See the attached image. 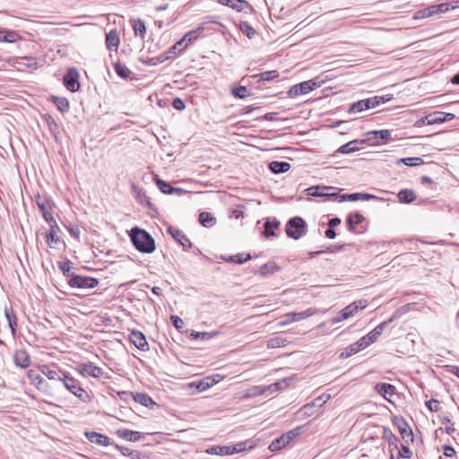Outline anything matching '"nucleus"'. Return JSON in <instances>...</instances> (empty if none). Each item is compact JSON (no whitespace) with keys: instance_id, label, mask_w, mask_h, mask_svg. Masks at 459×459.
I'll use <instances>...</instances> for the list:
<instances>
[{"instance_id":"1","label":"nucleus","mask_w":459,"mask_h":459,"mask_svg":"<svg viewBox=\"0 0 459 459\" xmlns=\"http://www.w3.org/2000/svg\"><path fill=\"white\" fill-rule=\"evenodd\" d=\"M61 382L67 391H69L82 403H88L92 401V392L84 388L81 381L77 378L70 376L68 373H65L61 378Z\"/></svg>"},{"instance_id":"2","label":"nucleus","mask_w":459,"mask_h":459,"mask_svg":"<svg viewBox=\"0 0 459 459\" xmlns=\"http://www.w3.org/2000/svg\"><path fill=\"white\" fill-rule=\"evenodd\" d=\"M41 372L36 369H29L26 376L30 380V385H34L38 391L43 394L55 398V394L48 382L42 377Z\"/></svg>"},{"instance_id":"3","label":"nucleus","mask_w":459,"mask_h":459,"mask_svg":"<svg viewBox=\"0 0 459 459\" xmlns=\"http://www.w3.org/2000/svg\"><path fill=\"white\" fill-rule=\"evenodd\" d=\"M75 371L82 377L88 378L92 377L100 379L106 374L105 369L100 366H97L91 361H85L79 363Z\"/></svg>"},{"instance_id":"4","label":"nucleus","mask_w":459,"mask_h":459,"mask_svg":"<svg viewBox=\"0 0 459 459\" xmlns=\"http://www.w3.org/2000/svg\"><path fill=\"white\" fill-rule=\"evenodd\" d=\"M368 306L366 300H357L353 303L346 306L341 311H339L338 316L333 319L334 324L340 323L343 320H347L352 316H354L359 311L363 310Z\"/></svg>"},{"instance_id":"5","label":"nucleus","mask_w":459,"mask_h":459,"mask_svg":"<svg viewBox=\"0 0 459 459\" xmlns=\"http://www.w3.org/2000/svg\"><path fill=\"white\" fill-rule=\"evenodd\" d=\"M307 231V224L300 217L290 219L286 224V234L289 238L299 239Z\"/></svg>"},{"instance_id":"6","label":"nucleus","mask_w":459,"mask_h":459,"mask_svg":"<svg viewBox=\"0 0 459 459\" xmlns=\"http://www.w3.org/2000/svg\"><path fill=\"white\" fill-rule=\"evenodd\" d=\"M392 422L398 429L401 437L405 444L411 445L414 442V435L412 429L404 418L394 417L392 420Z\"/></svg>"},{"instance_id":"7","label":"nucleus","mask_w":459,"mask_h":459,"mask_svg":"<svg viewBox=\"0 0 459 459\" xmlns=\"http://www.w3.org/2000/svg\"><path fill=\"white\" fill-rule=\"evenodd\" d=\"M366 218L359 213H351L347 218V227L349 230L355 234H362L367 230L365 224Z\"/></svg>"},{"instance_id":"8","label":"nucleus","mask_w":459,"mask_h":459,"mask_svg":"<svg viewBox=\"0 0 459 459\" xmlns=\"http://www.w3.org/2000/svg\"><path fill=\"white\" fill-rule=\"evenodd\" d=\"M99 280L90 276L74 275L69 280V285L72 288L92 289L97 287Z\"/></svg>"},{"instance_id":"9","label":"nucleus","mask_w":459,"mask_h":459,"mask_svg":"<svg viewBox=\"0 0 459 459\" xmlns=\"http://www.w3.org/2000/svg\"><path fill=\"white\" fill-rule=\"evenodd\" d=\"M316 86H317V83L315 81H313V80L306 81V82L293 85L290 89L288 94L290 97H298L299 95H305V94L309 93L313 90H315L316 88Z\"/></svg>"},{"instance_id":"10","label":"nucleus","mask_w":459,"mask_h":459,"mask_svg":"<svg viewBox=\"0 0 459 459\" xmlns=\"http://www.w3.org/2000/svg\"><path fill=\"white\" fill-rule=\"evenodd\" d=\"M64 84L66 89L75 92L80 89L79 73L76 69L71 68L64 77Z\"/></svg>"},{"instance_id":"11","label":"nucleus","mask_w":459,"mask_h":459,"mask_svg":"<svg viewBox=\"0 0 459 459\" xmlns=\"http://www.w3.org/2000/svg\"><path fill=\"white\" fill-rule=\"evenodd\" d=\"M455 117L453 113H446L442 111H434L426 116L427 126L442 124L451 121Z\"/></svg>"},{"instance_id":"12","label":"nucleus","mask_w":459,"mask_h":459,"mask_svg":"<svg viewBox=\"0 0 459 459\" xmlns=\"http://www.w3.org/2000/svg\"><path fill=\"white\" fill-rule=\"evenodd\" d=\"M13 359L14 364L22 368H27L31 365V358L25 350L15 351Z\"/></svg>"},{"instance_id":"13","label":"nucleus","mask_w":459,"mask_h":459,"mask_svg":"<svg viewBox=\"0 0 459 459\" xmlns=\"http://www.w3.org/2000/svg\"><path fill=\"white\" fill-rule=\"evenodd\" d=\"M168 232L184 248H190L192 247V243H191L190 239L187 238V236L182 230L170 226L168 228Z\"/></svg>"},{"instance_id":"14","label":"nucleus","mask_w":459,"mask_h":459,"mask_svg":"<svg viewBox=\"0 0 459 459\" xmlns=\"http://www.w3.org/2000/svg\"><path fill=\"white\" fill-rule=\"evenodd\" d=\"M312 315H314V311L312 309H307L306 311L299 312V313H290L285 316V317H286L285 320H282L279 323V325L284 326L290 323L299 321V320L305 319L307 317H309Z\"/></svg>"},{"instance_id":"15","label":"nucleus","mask_w":459,"mask_h":459,"mask_svg":"<svg viewBox=\"0 0 459 459\" xmlns=\"http://www.w3.org/2000/svg\"><path fill=\"white\" fill-rule=\"evenodd\" d=\"M375 390L389 402H391V398L395 394V387L393 385L387 383L377 384L375 385Z\"/></svg>"},{"instance_id":"16","label":"nucleus","mask_w":459,"mask_h":459,"mask_svg":"<svg viewBox=\"0 0 459 459\" xmlns=\"http://www.w3.org/2000/svg\"><path fill=\"white\" fill-rule=\"evenodd\" d=\"M120 44L119 34L117 30H112L106 34V47L109 51L117 52Z\"/></svg>"},{"instance_id":"17","label":"nucleus","mask_w":459,"mask_h":459,"mask_svg":"<svg viewBox=\"0 0 459 459\" xmlns=\"http://www.w3.org/2000/svg\"><path fill=\"white\" fill-rule=\"evenodd\" d=\"M85 436L87 439L94 444L102 446H108L110 445L109 438L100 433L95 432V431H88L85 433Z\"/></svg>"},{"instance_id":"18","label":"nucleus","mask_w":459,"mask_h":459,"mask_svg":"<svg viewBox=\"0 0 459 459\" xmlns=\"http://www.w3.org/2000/svg\"><path fill=\"white\" fill-rule=\"evenodd\" d=\"M22 40L18 32L6 29H0V42L14 43Z\"/></svg>"},{"instance_id":"19","label":"nucleus","mask_w":459,"mask_h":459,"mask_svg":"<svg viewBox=\"0 0 459 459\" xmlns=\"http://www.w3.org/2000/svg\"><path fill=\"white\" fill-rule=\"evenodd\" d=\"M130 238L135 247L143 252V230L140 228L135 227L130 233Z\"/></svg>"},{"instance_id":"20","label":"nucleus","mask_w":459,"mask_h":459,"mask_svg":"<svg viewBox=\"0 0 459 459\" xmlns=\"http://www.w3.org/2000/svg\"><path fill=\"white\" fill-rule=\"evenodd\" d=\"M255 445H256L255 442L254 440H251V439L245 440V441L237 443L235 445H231L230 446L231 455L242 453V452H245L247 450H250L253 447H255Z\"/></svg>"},{"instance_id":"21","label":"nucleus","mask_w":459,"mask_h":459,"mask_svg":"<svg viewBox=\"0 0 459 459\" xmlns=\"http://www.w3.org/2000/svg\"><path fill=\"white\" fill-rule=\"evenodd\" d=\"M58 230L56 222H55V225H50V230L46 236L47 243L50 247H55L60 242L57 235Z\"/></svg>"},{"instance_id":"22","label":"nucleus","mask_w":459,"mask_h":459,"mask_svg":"<svg viewBox=\"0 0 459 459\" xmlns=\"http://www.w3.org/2000/svg\"><path fill=\"white\" fill-rule=\"evenodd\" d=\"M39 370L47 377L49 380H59L61 381L62 377L59 376L56 370L50 368L47 364H41L38 366Z\"/></svg>"},{"instance_id":"23","label":"nucleus","mask_w":459,"mask_h":459,"mask_svg":"<svg viewBox=\"0 0 459 459\" xmlns=\"http://www.w3.org/2000/svg\"><path fill=\"white\" fill-rule=\"evenodd\" d=\"M205 28L204 25H200L195 30L186 32L184 36V39H186L187 44H192L197 39H199L204 32Z\"/></svg>"},{"instance_id":"24","label":"nucleus","mask_w":459,"mask_h":459,"mask_svg":"<svg viewBox=\"0 0 459 459\" xmlns=\"http://www.w3.org/2000/svg\"><path fill=\"white\" fill-rule=\"evenodd\" d=\"M365 141L361 140H353L343 145H342L338 152L343 154H348L351 152H355L359 150V147L358 146L359 143H364Z\"/></svg>"},{"instance_id":"25","label":"nucleus","mask_w":459,"mask_h":459,"mask_svg":"<svg viewBox=\"0 0 459 459\" xmlns=\"http://www.w3.org/2000/svg\"><path fill=\"white\" fill-rule=\"evenodd\" d=\"M208 455H231L230 446H213L206 449Z\"/></svg>"},{"instance_id":"26","label":"nucleus","mask_w":459,"mask_h":459,"mask_svg":"<svg viewBox=\"0 0 459 459\" xmlns=\"http://www.w3.org/2000/svg\"><path fill=\"white\" fill-rule=\"evenodd\" d=\"M198 221L201 225L206 228H211L216 223V219L212 213L208 212H202L199 214Z\"/></svg>"},{"instance_id":"27","label":"nucleus","mask_w":459,"mask_h":459,"mask_svg":"<svg viewBox=\"0 0 459 459\" xmlns=\"http://www.w3.org/2000/svg\"><path fill=\"white\" fill-rule=\"evenodd\" d=\"M218 3L221 5L229 6L238 12H241L243 10V4H248V3L244 0H218Z\"/></svg>"},{"instance_id":"28","label":"nucleus","mask_w":459,"mask_h":459,"mask_svg":"<svg viewBox=\"0 0 459 459\" xmlns=\"http://www.w3.org/2000/svg\"><path fill=\"white\" fill-rule=\"evenodd\" d=\"M387 322H383L381 324H379L378 325H377L371 332H369L367 335L368 337V340L373 343L375 342L377 338L382 334L384 329L385 328V326L387 325Z\"/></svg>"},{"instance_id":"29","label":"nucleus","mask_w":459,"mask_h":459,"mask_svg":"<svg viewBox=\"0 0 459 459\" xmlns=\"http://www.w3.org/2000/svg\"><path fill=\"white\" fill-rule=\"evenodd\" d=\"M289 438V437H286L284 434H282L280 437L276 438L270 444L269 449L271 451H278L285 447L287 445L290 444V442L288 441Z\"/></svg>"},{"instance_id":"30","label":"nucleus","mask_w":459,"mask_h":459,"mask_svg":"<svg viewBox=\"0 0 459 459\" xmlns=\"http://www.w3.org/2000/svg\"><path fill=\"white\" fill-rule=\"evenodd\" d=\"M4 316L6 317V320L8 322V325L11 328V331L13 333H15V328L17 326V318L15 316V313L12 307H5L4 308Z\"/></svg>"},{"instance_id":"31","label":"nucleus","mask_w":459,"mask_h":459,"mask_svg":"<svg viewBox=\"0 0 459 459\" xmlns=\"http://www.w3.org/2000/svg\"><path fill=\"white\" fill-rule=\"evenodd\" d=\"M279 266L273 263V262H270V263H266L264 264H263L259 270H258V273L261 275V276H267L269 274H273L276 272L279 271Z\"/></svg>"},{"instance_id":"32","label":"nucleus","mask_w":459,"mask_h":459,"mask_svg":"<svg viewBox=\"0 0 459 459\" xmlns=\"http://www.w3.org/2000/svg\"><path fill=\"white\" fill-rule=\"evenodd\" d=\"M449 9H450V4L448 3H442V4H433V5L429 6V10L431 17L446 13Z\"/></svg>"},{"instance_id":"33","label":"nucleus","mask_w":459,"mask_h":459,"mask_svg":"<svg viewBox=\"0 0 459 459\" xmlns=\"http://www.w3.org/2000/svg\"><path fill=\"white\" fill-rule=\"evenodd\" d=\"M51 100L56 105V107L58 108V110L62 113L67 112L69 110L70 103L67 99L53 96Z\"/></svg>"},{"instance_id":"34","label":"nucleus","mask_w":459,"mask_h":459,"mask_svg":"<svg viewBox=\"0 0 459 459\" xmlns=\"http://www.w3.org/2000/svg\"><path fill=\"white\" fill-rule=\"evenodd\" d=\"M273 173L286 172L290 169V165L285 161H272L269 165Z\"/></svg>"},{"instance_id":"35","label":"nucleus","mask_w":459,"mask_h":459,"mask_svg":"<svg viewBox=\"0 0 459 459\" xmlns=\"http://www.w3.org/2000/svg\"><path fill=\"white\" fill-rule=\"evenodd\" d=\"M117 435L119 437L129 441H136L140 439V435L138 432H134L129 429H117Z\"/></svg>"},{"instance_id":"36","label":"nucleus","mask_w":459,"mask_h":459,"mask_svg":"<svg viewBox=\"0 0 459 459\" xmlns=\"http://www.w3.org/2000/svg\"><path fill=\"white\" fill-rule=\"evenodd\" d=\"M279 76V73L276 70L265 71L259 74L253 75V78L257 79L258 82H268L272 81Z\"/></svg>"},{"instance_id":"37","label":"nucleus","mask_w":459,"mask_h":459,"mask_svg":"<svg viewBox=\"0 0 459 459\" xmlns=\"http://www.w3.org/2000/svg\"><path fill=\"white\" fill-rule=\"evenodd\" d=\"M398 198L403 203L410 204L416 199V195L411 189H403L398 193Z\"/></svg>"},{"instance_id":"38","label":"nucleus","mask_w":459,"mask_h":459,"mask_svg":"<svg viewBox=\"0 0 459 459\" xmlns=\"http://www.w3.org/2000/svg\"><path fill=\"white\" fill-rule=\"evenodd\" d=\"M289 343V341L281 336H275L271 338L267 342V347L270 349L285 347Z\"/></svg>"},{"instance_id":"39","label":"nucleus","mask_w":459,"mask_h":459,"mask_svg":"<svg viewBox=\"0 0 459 459\" xmlns=\"http://www.w3.org/2000/svg\"><path fill=\"white\" fill-rule=\"evenodd\" d=\"M383 438L388 442L389 446H393L394 449H398L397 437L389 429L384 428Z\"/></svg>"},{"instance_id":"40","label":"nucleus","mask_w":459,"mask_h":459,"mask_svg":"<svg viewBox=\"0 0 459 459\" xmlns=\"http://www.w3.org/2000/svg\"><path fill=\"white\" fill-rule=\"evenodd\" d=\"M238 27L248 39H252L255 35V29L247 22H240Z\"/></svg>"},{"instance_id":"41","label":"nucleus","mask_w":459,"mask_h":459,"mask_svg":"<svg viewBox=\"0 0 459 459\" xmlns=\"http://www.w3.org/2000/svg\"><path fill=\"white\" fill-rule=\"evenodd\" d=\"M251 259V255L249 254H238L234 255H230L225 259L227 262L234 263V264H244Z\"/></svg>"},{"instance_id":"42","label":"nucleus","mask_w":459,"mask_h":459,"mask_svg":"<svg viewBox=\"0 0 459 459\" xmlns=\"http://www.w3.org/2000/svg\"><path fill=\"white\" fill-rule=\"evenodd\" d=\"M188 47V44L186 42V39H184V37L177 41L169 49V53H172L174 55L182 53L186 48Z\"/></svg>"},{"instance_id":"43","label":"nucleus","mask_w":459,"mask_h":459,"mask_svg":"<svg viewBox=\"0 0 459 459\" xmlns=\"http://www.w3.org/2000/svg\"><path fill=\"white\" fill-rule=\"evenodd\" d=\"M130 341L138 349H143V333L133 332L130 336Z\"/></svg>"},{"instance_id":"44","label":"nucleus","mask_w":459,"mask_h":459,"mask_svg":"<svg viewBox=\"0 0 459 459\" xmlns=\"http://www.w3.org/2000/svg\"><path fill=\"white\" fill-rule=\"evenodd\" d=\"M231 94L238 99H245L247 97L248 94V89L246 86H238L231 90Z\"/></svg>"},{"instance_id":"45","label":"nucleus","mask_w":459,"mask_h":459,"mask_svg":"<svg viewBox=\"0 0 459 459\" xmlns=\"http://www.w3.org/2000/svg\"><path fill=\"white\" fill-rule=\"evenodd\" d=\"M399 457L409 459L412 456V451L410 449L409 445L405 444L402 445L401 448H398Z\"/></svg>"},{"instance_id":"46","label":"nucleus","mask_w":459,"mask_h":459,"mask_svg":"<svg viewBox=\"0 0 459 459\" xmlns=\"http://www.w3.org/2000/svg\"><path fill=\"white\" fill-rule=\"evenodd\" d=\"M371 197L368 194H351L347 195H342V200H348V201H357L359 199L363 200H368Z\"/></svg>"},{"instance_id":"47","label":"nucleus","mask_w":459,"mask_h":459,"mask_svg":"<svg viewBox=\"0 0 459 459\" xmlns=\"http://www.w3.org/2000/svg\"><path fill=\"white\" fill-rule=\"evenodd\" d=\"M426 406L431 412H438L441 410L440 402L437 399L427 401Z\"/></svg>"},{"instance_id":"48","label":"nucleus","mask_w":459,"mask_h":459,"mask_svg":"<svg viewBox=\"0 0 459 459\" xmlns=\"http://www.w3.org/2000/svg\"><path fill=\"white\" fill-rule=\"evenodd\" d=\"M399 162H403L407 166H417L423 163V160L420 157H414V158H404L401 159Z\"/></svg>"},{"instance_id":"49","label":"nucleus","mask_w":459,"mask_h":459,"mask_svg":"<svg viewBox=\"0 0 459 459\" xmlns=\"http://www.w3.org/2000/svg\"><path fill=\"white\" fill-rule=\"evenodd\" d=\"M157 185L160 190L164 194H172L175 190L169 183L161 179L157 180Z\"/></svg>"},{"instance_id":"50","label":"nucleus","mask_w":459,"mask_h":459,"mask_svg":"<svg viewBox=\"0 0 459 459\" xmlns=\"http://www.w3.org/2000/svg\"><path fill=\"white\" fill-rule=\"evenodd\" d=\"M155 249L154 239L145 231V253H152Z\"/></svg>"},{"instance_id":"51","label":"nucleus","mask_w":459,"mask_h":459,"mask_svg":"<svg viewBox=\"0 0 459 459\" xmlns=\"http://www.w3.org/2000/svg\"><path fill=\"white\" fill-rule=\"evenodd\" d=\"M368 109L367 108V104L365 102V100H359L358 102L352 104V106L350 108V112H361L364 110Z\"/></svg>"},{"instance_id":"52","label":"nucleus","mask_w":459,"mask_h":459,"mask_svg":"<svg viewBox=\"0 0 459 459\" xmlns=\"http://www.w3.org/2000/svg\"><path fill=\"white\" fill-rule=\"evenodd\" d=\"M115 70L117 74L122 78H127L129 76L130 71L124 65L119 63L116 64Z\"/></svg>"},{"instance_id":"53","label":"nucleus","mask_w":459,"mask_h":459,"mask_svg":"<svg viewBox=\"0 0 459 459\" xmlns=\"http://www.w3.org/2000/svg\"><path fill=\"white\" fill-rule=\"evenodd\" d=\"M429 17H431V16H430L429 7L417 11L412 16L413 20H420V19H426V18H429Z\"/></svg>"},{"instance_id":"54","label":"nucleus","mask_w":459,"mask_h":459,"mask_svg":"<svg viewBox=\"0 0 459 459\" xmlns=\"http://www.w3.org/2000/svg\"><path fill=\"white\" fill-rule=\"evenodd\" d=\"M359 351H360L357 347V343L354 342V343L351 344L350 346H348L342 355L345 356V357H351V356L358 353Z\"/></svg>"},{"instance_id":"55","label":"nucleus","mask_w":459,"mask_h":459,"mask_svg":"<svg viewBox=\"0 0 459 459\" xmlns=\"http://www.w3.org/2000/svg\"><path fill=\"white\" fill-rule=\"evenodd\" d=\"M371 134L379 136L380 139L385 140V141H388L391 138V133L387 129H385V130H379V131H374V132H369L368 133V134Z\"/></svg>"},{"instance_id":"56","label":"nucleus","mask_w":459,"mask_h":459,"mask_svg":"<svg viewBox=\"0 0 459 459\" xmlns=\"http://www.w3.org/2000/svg\"><path fill=\"white\" fill-rule=\"evenodd\" d=\"M445 424V431L448 435H453L456 429L455 428V424L449 419H446L443 422Z\"/></svg>"},{"instance_id":"57","label":"nucleus","mask_w":459,"mask_h":459,"mask_svg":"<svg viewBox=\"0 0 459 459\" xmlns=\"http://www.w3.org/2000/svg\"><path fill=\"white\" fill-rule=\"evenodd\" d=\"M357 347L359 349V351H362L366 349L368 346L372 344L368 340L367 335L361 337L358 342H356Z\"/></svg>"},{"instance_id":"58","label":"nucleus","mask_w":459,"mask_h":459,"mask_svg":"<svg viewBox=\"0 0 459 459\" xmlns=\"http://www.w3.org/2000/svg\"><path fill=\"white\" fill-rule=\"evenodd\" d=\"M170 319H171V322H172L173 325L177 329H181V328L184 327V322H183V320L178 316L172 315Z\"/></svg>"},{"instance_id":"59","label":"nucleus","mask_w":459,"mask_h":459,"mask_svg":"<svg viewBox=\"0 0 459 459\" xmlns=\"http://www.w3.org/2000/svg\"><path fill=\"white\" fill-rule=\"evenodd\" d=\"M365 102L368 109L377 107L380 103L377 97L365 99Z\"/></svg>"},{"instance_id":"60","label":"nucleus","mask_w":459,"mask_h":459,"mask_svg":"<svg viewBox=\"0 0 459 459\" xmlns=\"http://www.w3.org/2000/svg\"><path fill=\"white\" fill-rule=\"evenodd\" d=\"M300 434V428L294 429L292 430H290L289 432L285 433L284 435L286 437H289L290 438L288 441L290 443L294 438H296Z\"/></svg>"},{"instance_id":"61","label":"nucleus","mask_w":459,"mask_h":459,"mask_svg":"<svg viewBox=\"0 0 459 459\" xmlns=\"http://www.w3.org/2000/svg\"><path fill=\"white\" fill-rule=\"evenodd\" d=\"M217 381L215 379H212L211 383L207 382V381H200L199 384L196 385V387L200 390V391H204L205 389H207L208 387H210L211 385H212L213 384H215Z\"/></svg>"},{"instance_id":"62","label":"nucleus","mask_w":459,"mask_h":459,"mask_svg":"<svg viewBox=\"0 0 459 459\" xmlns=\"http://www.w3.org/2000/svg\"><path fill=\"white\" fill-rule=\"evenodd\" d=\"M277 228L278 227V223H274V224H272L271 222H265L264 224V235L265 236H273L274 235V232L272 230L271 228Z\"/></svg>"},{"instance_id":"63","label":"nucleus","mask_w":459,"mask_h":459,"mask_svg":"<svg viewBox=\"0 0 459 459\" xmlns=\"http://www.w3.org/2000/svg\"><path fill=\"white\" fill-rule=\"evenodd\" d=\"M443 455L446 457H453L455 455V450L451 446H444Z\"/></svg>"},{"instance_id":"64","label":"nucleus","mask_w":459,"mask_h":459,"mask_svg":"<svg viewBox=\"0 0 459 459\" xmlns=\"http://www.w3.org/2000/svg\"><path fill=\"white\" fill-rule=\"evenodd\" d=\"M172 105L178 110H183L186 108V105H185L184 101L181 99H179V98H176L173 100Z\"/></svg>"}]
</instances>
